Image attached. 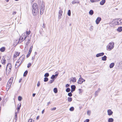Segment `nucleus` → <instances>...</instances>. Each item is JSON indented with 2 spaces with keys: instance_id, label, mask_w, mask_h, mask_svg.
Here are the masks:
<instances>
[{
  "instance_id": "39",
  "label": "nucleus",
  "mask_w": 122,
  "mask_h": 122,
  "mask_svg": "<svg viewBox=\"0 0 122 122\" xmlns=\"http://www.w3.org/2000/svg\"><path fill=\"white\" fill-rule=\"evenodd\" d=\"M74 110V108L73 107H71L70 108L69 110L70 111H73Z\"/></svg>"
},
{
  "instance_id": "17",
  "label": "nucleus",
  "mask_w": 122,
  "mask_h": 122,
  "mask_svg": "<svg viewBox=\"0 0 122 122\" xmlns=\"http://www.w3.org/2000/svg\"><path fill=\"white\" fill-rule=\"evenodd\" d=\"M106 2L105 0H102L100 2V4L101 5H103Z\"/></svg>"
},
{
  "instance_id": "1",
  "label": "nucleus",
  "mask_w": 122,
  "mask_h": 122,
  "mask_svg": "<svg viewBox=\"0 0 122 122\" xmlns=\"http://www.w3.org/2000/svg\"><path fill=\"white\" fill-rule=\"evenodd\" d=\"M32 12L34 16L36 15L39 13V10L36 3H35L33 5Z\"/></svg>"
},
{
  "instance_id": "13",
  "label": "nucleus",
  "mask_w": 122,
  "mask_h": 122,
  "mask_svg": "<svg viewBox=\"0 0 122 122\" xmlns=\"http://www.w3.org/2000/svg\"><path fill=\"white\" fill-rule=\"evenodd\" d=\"M63 12V11H62L60 10L59 11V15L58 17V18L59 19L61 18V16H62V13Z\"/></svg>"
},
{
  "instance_id": "33",
  "label": "nucleus",
  "mask_w": 122,
  "mask_h": 122,
  "mask_svg": "<svg viewBox=\"0 0 122 122\" xmlns=\"http://www.w3.org/2000/svg\"><path fill=\"white\" fill-rule=\"evenodd\" d=\"M79 3V1H77L76 2L75 1H73L72 2V4H74L76 3Z\"/></svg>"
},
{
  "instance_id": "37",
  "label": "nucleus",
  "mask_w": 122,
  "mask_h": 122,
  "mask_svg": "<svg viewBox=\"0 0 122 122\" xmlns=\"http://www.w3.org/2000/svg\"><path fill=\"white\" fill-rule=\"evenodd\" d=\"M30 38H29L28 39V41L26 43V46H27L28 44H29V43L30 42L29 41H30Z\"/></svg>"
},
{
  "instance_id": "64",
  "label": "nucleus",
  "mask_w": 122,
  "mask_h": 122,
  "mask_svg": "<svg viewBox=\"0 0 122 122\" xmlns=\"http://www.w3.org/2000/svg\"><path fill=\"white\" fill-rule=\"evenodd\" d=\"M22 80V79H20V80H19V83H20L21 81Z\"/></svg>"
},
{
  "instance_id": "9",
  "label": "nucleus",
  "mask_w": 122,
  "mask_h": 122,
  "mask_svg": "<svg viewBox=\"0 0 122 122\" xmlns=\"http://www.w3.org/2000/svg\"><path fill=\"white\" fill-rule=\"evenodd\" d=\"M30 30L29 31H26L25 32H24L22 36H25L28 37V35L30 33Z\"/></svg>"
},
{
  "instance_id": "47",
  "label": "nucleus",
  "mask_w": 122,
  "mask_h": 122,
  "mask_svg": "<svg viewBox=\"0 0 122 122\" xmlns=\"http://www.w3.org/2000/svg\"><path fill=\"white\" fill-rule=\"evenodd\" d=\"M71 92H70L69 93H68V95L69 96V97H71L72 96V94L71 93Z\"/></svg>"
},
{
  "instance_id": "46",
  "label": "nucleus",
  "mask_w": 122,
  "mask_h": 122,
  "mask_svg": "<svg viewBox=\"0 0 122 122\" xmlns=\"http://www.w3.org/2000/svg\"><path fill=\"white\" fill-rule=\"evenodd\" d=\"M55 75L54 76L56 77V78L57 77V76H58L59 74V72H56L55 73Z\"/></svg>"
},
{
  "instance_id": "49",
  "label": "nucleus",
  "mask_w": 122,
  "mask_h": 122,
  "mask_svg": "<svg viewBox=\"0 0 122 122\" xmlns=\"http://www.w3.org/2000/svg\"><path fill=\"white\" fill-rule=\"evenodd\" d=\"M90 30L91 31L92 30H93V27L92 26H91L90 28Z\"/></svg>"
},
{
  "instance_id": "21",
  "label": "nucleus",
  "mask_w": 122,
  "mask_h": 122,
  "mask_svg": "<svg viewBox=\"0 0 122 122\" xmlns=\"http://www.w3.org/2000/svg\"><path fill=\"white\" fill-rule=\"evenodd\" d=\"M102 60L103 61H106L107 60V57L106 56H104L102 57Z\"/></svg>"
},
{
  "instance_id": "56",
  "label": "nucleus",
  "mask_w": 122,
  "mask_h": 122,
  "mask_svg": "<svg viewBox=\"0 0 122 122\" xmlns=\"http://www.w3.org/2000/svg\"><path fill=\"white\" fill-rule=\"evenodd\" d=\"M95 0H91L90 1L91 2H95Z\"/></svg>"
},
{
  "instance_id": "4",
  "label": "nucleus",
  "mask_w": 122,
  "mask_h": 122,
  "mask_svg": "<svg viewBox=\"0 0 122 122\" xmlns=\"http://www.w3.org/2000/svg\"><path fill=\"white\" fill-rule=\"evenodd\" d=\"M26 38L27 39V36H22L19 39V41H18V43H20L21 42L23 41Z\"/></svg>"
},
{
  "instance_id": "63",
  "label": "nucleus",
  "mask_w": 122,
  "mask_h": 122,
  "mask_svg": "<svg viewBox=\"0 0 122 122\" xmlns=\"http://www.w3.org/2000/svg\"><path fill=\"white\" fill-rule=\"evenodd\" d=\"M44 110H43L42 111V114H43V113H44Z\"/></svg>"
},
{
  "instance_id": "38",
  "label": "nucleus",
  "mask_w": 122,
  "mask_h": 122,
  "mask_svg": "<svg viewBox=\"0 0 122 122\" xmlns=\"http://www.w3.org/2000/svg\"><path fill=\"white\" fill-rule=\"evenodd\" d=\"M48 78L47 77H45L44 78V82H47L48 80Z\"/></svg>"
},
{
  "instance_id": "31",
  "label": "nucleus",
  "mask_w": 122,
  "mask_h": 122,
  "mask_svg": "<svg viewBox=\"0 0 122 122\" xmlns=\"http://www.w3.org/2000/svg\"><path fill=\"white\" fill-rule=\"evenodd\" d=\"M68 101L69 102H70L72 100V98L71 97H68L67 99Z\"/></svg>"
},
{
  "instance_id": "57",
  "label": "nucleus",
  "mask_w": 122,
  "mask_h": 122,
  "mask_svg": "<svg viewBox=\"0 0 122 122\" xmlns=\"http://www.w3.org/2000/svg\"><path fill=\"white\" fill-rule=\"evenodd\" d=\"M32 120L31 119H30L29 120L28 122H31Z\"/></svg>"
},
{
  "instance_id": "11",
  "label": "nucleus",
  "mask_w": 122,
  "mask_h": 122,
  "mask_svg": "<svg viewBox=\"0 0 122 122\" xmlns=\"http://www.w3.org/2000/svg\"><path fill=\"white\" fill-rule=\"evenodd\" d=\"M13 78H12V77L10 78L7 84L11 86L13 81Z\"/></svg>"
},
{
  "instance_id": "12",
  "label": "nucleus",
  "mask_w": 122,
  "mask_h": 122,
  "mask_svg": "<svg viewBox=\"0 0 122 122\" xmlns=\"http://www.w3.org/2000/svg\"><path fill=\"white\" fill-rule=\"evenodd\" d=\"M104 55V53L103 52H102L97 54L96 55V57H98L100 56H103Z\"/></svg>"
},
{
  "instance_id": "44",
  "label": "nucleus",
  "mask_w": 122,
  "mask_h": 122,
  "mask_svg": "<svg viewBox=\"0 0 122 122\" xmlns=\"http://www.w3.org/2000/svg\"><path fill=\"white\" fill-rule=\"evenodd\" d=\"M11 86L10 85L7 84L6 85V87L8 89H8H9Z\"/></svg>"
},
{
  "instance_id": "15",
  "label": "nucleus",
  "mask_w": 122,
  "mask_h": 122,
  "mask_svg": "<svg viewBox=\"0 0 122 122\" xmlns=\"http://www.w3.org/2000/svg\"><path fill=\"white\" fill-rule=\"evenodd\" d=\"M107 112L109 116L111 115L113 113V112L110 109H109L107 110Z\"/></svg>"
},
{
  "instance_id": "26",
  "label": "nucleus",
  "mask_w": 122,
  "mask_h": 122,
  "mask_svg": "<svg viewBox=\"0 0 122 122\" xmlns=\"http://www.w3.org/2000/svg\"><path fill=\"white\" fill-rule=\"evenodd\" d=\"M114 65V63H111L110 65V68H112L113 67Z\"/></svg>"
},
{
  "instance_id": "55",
  "label": "nucleus",
  "mask_w": 122,
  "mask_h": 122,
  "mask_svg": "<svg viewBox=\"0 0 122 122\" xmlns=\"http://www.w3.org/2000/svg\"><path fill=\"white\" fill-rule=\"evenodd\" d=\"M35 55L34 56H32V60H33L35 58Z\"/></svg>"
},
{
  "instance_id": "45",
  "label": "nucleus",
  "mask_w": 122,
  "mask_h": 122,
  "mask_svg": "<svg viewBox=\"0 0 122 122\" xmlns=\"http://www.w3.org/2000/svg\"><path fill=\"white\" fill-rule=\"evenodd\" d=\"M22 99V98L20 96H19L18 97V100L19 101H21Z\"/></svg>"
},
{
  "instance_id": "41",
  "label": "nucleus",
  "mask_w": 122,
  "mask_h": 122,
  "mask_svg": "<svg viewBox=\"0 0 122 122\" xmlns=\"http://www.w3.org/2000/svg\"><path fill=\"white\" fill-rule=\"evenodd\" d=\"M54 81V79H52L50 80L49 82L48 83L49 84L52 83Z\"/></svg>"
},
{
  "instance_id": "30",
  "label": "nucleus",
  "mask_w": 122,
  "mask_h": 122,
  "mask_svg": "<svg viewBox=\"0 0 122 122\" xmlns=\"http://www.w3.org/2000/svg\"><path fill=\"white\" fill-rule=\"evenodd\" d=\"M15 119L16 120V121L17 120V112H15Z\"/></svg>"
},
{
  "instance_id": "53",
  "label": "nucleus",
  "mask_w": 122,
  "mask_h": 122,
  "mask_svg": "<svg viewBox=\"0 0 122 122\" xmlns=\"http://www.w3.org/2000/svg\"><path fill=\"white\" fill-rule=\"evenodd\" d=\"M40 82L39 81L37 83V86H38L39 87L40 86Z\"/></svg>"
},
{
  "instance_id": "16",
  "label": "nucleus",
  "mask_w": 122,
  "mask_h": 122,
  "mask_svg": "<svg viewBox=\"0 0 122 122\" xmlns=\"http://www.w3.org/2000/svg\"><path fill=\"white\" fill-rule=\"evenodd\" d=\"M21 64V63L19 62L18 61H17L15 65V67L16 68H17Z\"/></svg>"
},
{
  "instance_id": "52",
  "label": "nucleus",
  "mask_w": 122,
  "mask_h": 122,
  "mask_svg": "<svg viewBox=\"0 0 122 122\" xmlns=\"http://www.w3.org/2000/svg\"><path fill=\"white\" fill-rule=\"evenodd\" d=\"M56 107H54L53 108H51V110L52 111L54 110H56Z\"/></svg>"
},
{
  "instance_id": "23",
  "label": "nucleus",
  "mask_w": 122,
  "mask_h": 122,
  "mask_svg": "<svg viewBox=\"0 0 122 122\" xmlns=\"http://www.w3.org/2000/svg\"><path fill=\"white\" fill-rule=\"evenodd\" d=\"M21 104H20V105H19V104H18L17 105V108L16 109L18 111H19L20 110L21 106Z\"/></svg>"
},
{
  "instance_id": "59",
  "label": "nucleus",
  "mask_w": 122,
  "mask_h": 122,
  "mask_svg": "<svg viewBox=\"0 0 122 122\" xmlns=\"http://www.w3.org/2000/svg\"><path fill=\"white\" fill-rule=\"evenodd\" d=\"M39 116H37L36 118V120H38V119H39Z\"/></svg>"
},
{
  "instance_id": "2",
  "label": "nucleus",
  "mask_w": 122,
  "mask_h": 122,
  "mask_svg": "<svg viewBox=\"0 0 122 122\" xmlns=\"http://www.w3.org/2000/svg\"><path fill=\"white\" fill-rule=\"evenodd\" d=\"M11 65L10 63H8L6 67V73L9 74L10 72L11 68Z\"/></svg>"
},
{
  "instance_id": "36",
  "label": "nucleus",
  "mask_w": 122,
  "mask_h": 122,
  "mask_svg": "<svg viewBox=\"0 0 122 122\" xmlns=\"http://www.w3.org/2000/svg\"><path fill=\"white\" fill-rule=\"evenodd\" d=\"M87 113V115L89 116L90 115L91 111L90 110H88Z\"/></svg>"
},
{
  "instance_id": "3",
  "label": "nucleus",
  "mask_w": 122,
  "mask_h": 122,
  "mask_svg": "<svg viewBox=\"0 0 122 122\" xmlns=\"http://www.w3.org/2000/svg\"><path fill=\"white\" fill-rule=\"evenodd\" d=\"M114 25H122V19H118L115 21Z\"/></svg>"
},
{
  "instance_id": "54",
  "label": "nucleus",
  "mask_w": 122,
  "mask_h": 122,
  "mask_svg": "<svg viewBox=\"0 0 122 122\" xmlns=\"http://www.w3.org/2000/svg\"><path fill=\"white\" fill-rule=\"evenodd\" d=\"M79 93L80 94L81 93V89H79Z\"/></svg>"
},
{
  "instance_id": "34",
  "label": "nucleus",
  "mask_w": 122,
  "mask_h": 122,
  "mask_svg": "<svg viewBox=\"0 0 122 122\" xmlns=\"http://www.w3.org/2000/svg\"><path fill=\"white\" fill-rule=\"evenodd\" d=\"M28 73V71H26L25 72H24V74H23V76H26L27 74Z\"/></svg>"
},
{
  "instance_id": "7",
  "label": "nucleus",
  "mask_w": 122,
  "mask_h": 122,
  "mask_svg": "<svg viewBox=\"0 0 122 122\" xmlns=\"http://www.w3.org/2000/svg\"><path fill=\"white\" fill-rule=\"evenodd\" d=\"M33 48V46H31L30 47V50L29 51L28 53L26 56L27 57V58L29 56L30 54L31 53L32 51Z\"/></svg>"
},
{
  "instance_id": "58",
  "label": "nucleus",
  "mask_w": 122,
  "mask_h": 122,
  "mask_svg": "<svg viewBox=\"0 0 122 122\" xmlns=\"http://www.w3.org/2000/svg\"><path fill=\"white\" fill-rule=\"evenodd\" d=\"M69 86V85L68 84H67L66 85V87H67Z\"/></svg>"
},
{
  "instance_id": "18",
  "label": "nucleus",
  "mask_w": 122,
  "mask_h": 122,
  "mask_svg": "<svg viewBox=\"0 0 122 122\" xmlns=\"http://www.w3.org/2000/svg\"><path fill=\"white\" fill-rule=\"evenodd\" d=\"M20 53H18V52H16L15 53L13 57L14 58H15L16 57H17V56H19V54Z\"/></svg>"
},
{
  "instance_id": "25",
  "label": "nucleus",
  "mask_w": 122,
  "mask_h": 122,
  "mask_svg": "<svg viewBox=\"0 0 122 122\" xmlns=\"http://www.w3.org/2000/svg\"><path fill=\"white\" fill-rule=\"evenodd\" d=\"M93 13L94 12L93 10H91L89 12V14L91 15H92L93 14Z\"/></svg>"
},
{
  "instance_id": "42",
  "label": "nucleus",
  "mask_w": 122,
  "mask_h": 122,
  "mask_svg": "<svg viewBox=\"0 0 122 122\" xmlns=\"http://www.w3.org/2000/svg\"><path fill=\"white\" fill-rule=\"evenodd\" d=\"M68 15L69 16H70L71 15V11L70 10H69L68 12Z\"/></svg>"
},
{
  "instance_id": "20",
  "label": "nucleus",
  "mask_w": 122,
  "mask_h": 122,
  "mask_svg": "<svg viewBox=\"0 0 122 122\" xmlns=\"http://www.w3.org/2000/svg\"><path fill=\"white\" fill-rule=\"evenodd\" d=\"M117 31L119 32H121L122 31V27H119L117 30Z\"/></svg>"
},
{
  "instance_id": "6",
  "label": "nucleus",
  "mask_w": 122,
  "mask_h": 122,
  "mask_svg": "<svg viewBox=\"0 0 122 122\" xmlns=\"http://www.w3.org/2000/svg\"><path fill=\"white\" fill-rule=\"evenodd\" d=\"M85 81V80L83 79L81 77H80L78 80V84H82L83 82Z\"/></svg>"
},
{
  "instance_id": "61",
  "label": "nucleus",
  "mask_w": 122,
  "mask_h": 122,
  "mask_svg": "<svg viewBox=\"0 0 122 122\" xmlns=\"http://www.w3.org/2000/svg\"><path fill=\"white\" fill-rule=\"evenodd\" d=\"M36 94L35 93H33L32 94V96L33 97H34L35 96Z\"/></svg>"
},
{
  "instance_id": "43",
  "label": "nucleus",
  "mask_w": 122,
  "mask_h": 122,
  "mask_svg": "<svg viewBox=\"0 0 122 122\" xmlns=\"http://www.w3.org/2000/svg\"><path fill=\"white\" fill-rule=\"evenodd\" d=\"M70 89L69 88H67L66 90V91L67 92H70Z\"/></svg>"
},
{
  "instance_id": "60",
  "label": "nucleus",
  "mask_w": 122,
  "mask_h": 122,
  "mask_svg": "<svg viewBox=\"0 0 122 122\" xmlns=\"http://www.w3.org/2000/svg\"><path fill=\"white\" fill-rule=\"evenodd\" d=\"M16 12H14L13 13V15H15L16 13Z\"/></svg>"
},
{
  "instance_id": "40",
  "label": "nucleus",
  "mask_w": 122,
  "mask_h": 122,
  "mask_svg": "<svg viewBox=\"0 0 122 122\" xmlns=\"http://www.w3.org/2000/svg\"><path fill=\"white\" fill-rule=\"evenodd\" d=\"M99 92V91L97 90L96 91L95 93V96H97L98 95V93Z\"/></svg>"
},
{
  "instance_id": "62",
  "label": "nucleus",
  "mask_w": 122,
  "mask_h": 122,
  "mask_svg": "<svg viewBox=\"0 0 122 122\" xmlns=\"http://www.w3.org/2000/svg\"><path fill=\"white\" fill-rule=\"evenodd\" d=\"M35 0H31V3H32L33 2V1H34Z\"/></svg>"
},
{
  "instance_id": "48",
  "label": "nucleus",
  "mask_w": 122,
  "mask_h": 122,
  "mask_svg": "<svg viewBox=\"0 0 122 122\" xmlns=\"http://www.w3.org/2000/svg\"><path fill=\"white\" fill-rule=\"evenodd\" d=\"M31 65V63H28V66L27 67L28 68H29L30 67Z\"/></svg>"
},
{
  "instance_id": "19",
  "label": "nucleus",
  "mask_w": 122,
  "mask_h": 122,
  "mask_svg": "<svg viewBox=\"0 0 122 122\" xmlns=\"http://www.w3.org/2000/svg\"><path fill=\"white\" fill-rule=\"evenodd\" d=\"M44 9L42 8V5L41 6L40 11V14L41 15H42L44 12Z\"/></svg>"
},
{
  "instance_id": "28",
  "label": "nucleus",
  "mask_w": 122,
  "mask_h": 122,
  "mask_svg": "<svg viewBox=\"0 0 122 122\" xmlns=\"http://www.w3.org/2000/svg\"><path fill=\"white\" fill-rule=\"evenodd\" d=\"M53 91L55 93H56L58 92L57 89V88H55L54 89Z\"/></svg>"
},
{
  "instance_id": "35",
  "label": "nucleus",
  "mask_w": 122,
  "mask_h": 122,
  "mask_svg": "<svg viewBox=\"0 0 122 122\" xmlns=\"http://www.w3.org/2000/svg\"><path fill=\"white\" fill-rule=\"evenodd\" d=\"M49 76V73H46L45 74L44 76L45 77H48Z\"/></svg>"
},
{
  "instance_id": "8",
  "label": "nucleus",
  "mask_w": 122,
  "mask_h": 122,
  "mask_svg": "<svg viewBox=\"0 0 122 122\" xmlns=\"http://www.w3.org/2000/svg\"><path fill=\"white\" fill-rule=\"evenodd\" d=\"M101 18L100 17H98L96 20V24H98L101 21Z\"/></svg>"
},
{
  "instance_id": "29",
  "label": "nucleus",
  "mask_w": 122,
  "mask_h": 122,
  "mask_svg": "<svg viewBox=\"0 0 122 122\" xmlns=\"http://www.w3.org/2000/svg\"><path fill=\"white\" fill-rule=\"evenodd\" d=\"M2 63L3 64H5L6 63V60L4 59H3L2 61Z\"/></svg>"
},
{
  "instance_id": "22",
  "label": "nucleus",
  "mask_w": 122,
  "mask_h": 122,
  "mask_svg": "<svg viewBox=\"0 0 122 122\" xmlns=\"http://www.w3.org/2000/svg\"><path fill=\"white\" fill-rule=\"evenodd\" d=\"M71 80L73 82H75L76 81V79L75 77H72Z\"/></svg>"
},
{
  "instance_id": "50",
  "label": "nucleus",
  "mask_w": 122,
  "mask_h": 122,
  "mask_svg": "<svg viewBox=\"0 0 122 122\" xmlns=\"http://www.w3.org/2000/svg\"><path fill=\"white\" fill-rule=\"evenodd\" d=\"M45 24L44 23H43V25L42 26V28H45ZM42 30H43L42 28Z\"/></svg>"
},
{
  "instance_id": "32",
  "label": "nucleus",
  "mask_w": 122,
  "mask_h": 122,
  "mask_svg": "<svg viewBox=\"0 0 122 122\" xmlns=\"http://www.w3.org/2000/svg\"><path fill=\"white\" fill-rule=\"evenodd\" d=\"M56 77L54 75H52V76L51 77V79H56Z\"/></svg>"
},
{
  "instance_id": "51",
  "label": "nucleus",
  "mask_w": 122,
  "mask_h": 122,
  "mask_svg": "<svg viewBox=\"0 0 122 122\" xmlns=\"http://www.w3.org/2000/svg\"><path fill=\"white\" fill-rule=\"evenodd\" d=\"M89 119H86L84 121V122H89Z\"/></svg>"
},
{
  "instance_id": "14",
  "label": "nucleus",
  "mask_w": 122,
  "mask_h": 122,
  "mask_svg": "<svg viewBox=\"0 0 122 122\" xmlns=\"http://www.w3.org/2000/svg\"><path fill=\"white\" fill-rule=\"evenodd\" d=\"M24 55H22L19 59L18 61H19L20 60H21V63H22L24 60Z\"/></svg>"
},
{
  "instance_id": "27",
  "label": "nucleus",
  "mask_w": 122,
  "mask_h": 122,
  "mask_svg": "<svg viewBox=\"0 0 122 122\" xmlns=\"http://www.w3.org/2000/svg\"><path fill=\"white\" fill-rule=\"evenodd\" d=\"M5 48L4 47H1L0 49V51L2 52H4L5 51Z\"/></svg>"
},
{
  "instance_id": "5",
  "label": "nucleus",
  "mask_w": 122,
  "mask_h": 122,
  "mask_svg": "<svg viewBox=\"0 0 122 122\" xmlns=\"http://www.w3.org/2000/svg\"><path fill=\"white\" fill-rule=\"evenodd\" d=\"M114 42L110 43L109 45L108 46V49H110V50L113 49L114 47Z\"/></svg>"
},
{
  "instance_id": "24",
  "label": "nucleus",
  "mask_w": 122,
  "mask_h": 122,
  "mask_svg": "<svg viewBox=\"0 0 122 122\" xmlns=\"http://www.w3.org/2000/svg\"><path fill=\"white\" fill-rule=\"evenodd\" d=\"M113 121L114 119L112 118H109L108 120V122H113Z\"/></svg>"
},
{
  "instance_id": "10",
  "label": "nucleus",
  "mask_w": 122,
  "mask_h": 122,
  "mask_svg": "<svg viewBox=\"0 0 122 122\" xmlns=\"http://www.w3.org/2000/svg\"><path fill=\"white\" fill-rule=\"evenodd\" d=\"M71 92H72L75 90L76 87L75 85H72L71 86Z\"/></svg>"
}]
</instances>
